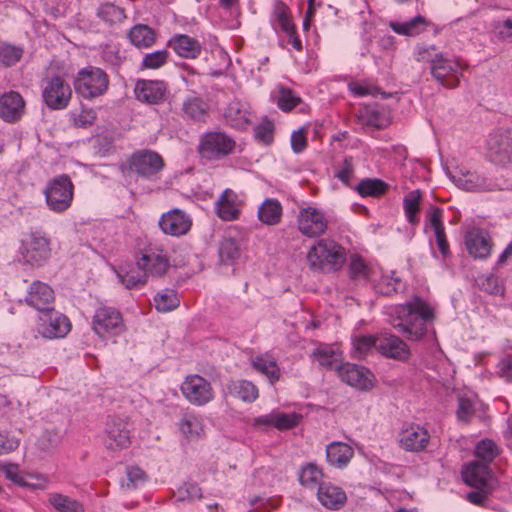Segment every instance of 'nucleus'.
<instances>
[{
  "label": "nucleus",
  "mask_w": 512,
  "mask_h": 512,
  "mask_svg": "<svg viewBox=\"0 0 512 512\" xmlns=\"http://www.w3.org/2000/svg\"><path fill=\"white\" fill-rule=\"evenodd\" d=\"M129 169L139 176L152 177L164 167V160L160 154L152 150H139L134 152L128 160Z\"/></svg>",
  "instance_id": "4468645a"
},
{
  "label": "nucleus",
  "mask_w": 512,
  "mask_h": 512,
  "mask_svg": "<svg viewBox=\"0 0 512 512\" xmlns=\"http://www.w3.org/2000/svg\"><path fill=\"white\" fill-rule=\"evenodd\" d=\"M354 455L353 448L343 442H332L326 447V458L331 466L344 468Z\"/></svg>",
  "instance_id": "c756f323"
},
{
  "label": "nucleus",
  "mask_w": 512,
  "mask_h": 512,
  "mask_svg": "<svg viewBox=\"0 0 512 512\" xmlns=\"http://www.w3.org/2000/svg\"><path fill=\"white\" fill-rule=\"evenodd\" d=\"M252 366L259 373L265 375L270 383H275L280 378V369L275 358L268 354H261L251 359Z\"/></svg>",
  "instance_id": "473e14b6"
},
{
  "label": "nucleus",
  "mask_w": 512,
  "mask_h": 512,
  "mask_svg": "<svg viewBox=\"0 0 512 512\" xmlns=\"http://www.w3.org/2000/svg\"><path fill=\"white\" fill-rule=\"evenodd\" d=\"M48 208L55 213H62L69 209L74 197V184L66 174L51 179L44 191Z\"/></svg>",
  "instance_id": "39448f33"
},
{
  "label": "nucleus",
  "mask_w": 512,
  "mask_h": 512,
  "mask_svg": "<svg viewBox=\"0 0 512 512\" xmlns=\"http://www.w3.org/2000/svg\"><path fill=\"white\" fill-rule=\"evenodd\" d=\"M375 291L381 295L389 296L398 293L401 287V279L395 276V272L381 273L379 279H371Z\"/></svg>",
  "instance_id": "58836bf2"
},
{
  "label": "nucleus",
  "mask_w": 512,
  "mask_h": 512,
  "mask_svg": "<svg viewBox=\"0 0 512 512\" xmlns=\"http://www.w3.org/2000/svg\"><path fill=\"white\" fill-rule=\"evenodd\" d=\"M430 434L419 424H410L403 428L398 436V443L407 452H421L426 449Z\"/></svg>",
  "instance_id": "6ab92c4d"
},
{
  "label": "nucleus",
  "mask_w": 512,
  "mask_h": 512,
  "mask_svg": "<svg viewBox=\"0 0 512 512\" xmlns=\"http://www.w3.org/2000/svg\"><path fill=\"white\" fill-rule=\"evenodd\" d=\"M282 216V206L276 199H266L258 210L259 220L266 225H276Z\"/></svg>",
  "instance_id": "4c0bfd02"
},
{
  "label": "nucleus",
  "mask_w": 512,
  "mask_h": 512,
  "mask_svg": "<svg viewBox=\"0 0 512 512\" xmlns=\"http://www.w3.org/2000/svg\"><path fill=\"white\" fill-rule=\"evenodd\" d=\"M378 336H359L353 341L354 351L357 357L361 358L370 353L373 349L378 351Z\"/></svg>",
  "instance_id": "864d4df0"
},
{
  "label": "nucleus",
  "mask_w": 512,
  "mask_h": 512,
  "mask_svg": "<svg viewBox=\"0 0 512 512\" xmlns=\"http://www.w3.org/2000/svg\"><path fill=\"white\" fill-rule=\"evenodd\" d=\"M126 474L127 482L123 483L122 486L127 489H136L146 481V474L139 467H128Z\"/></svg>",
  "instance_id": "bf43d9fd"
},
{
  "label": "nucleus",
  "mask_w": 512,
  "mask_h": 512,
  "mask_svg": "<svg viewBox=\"0 0 512 512\" xmlns=\"http://www.w3.org/2000/svg\"><path fill=\"white\" fill-rule=\"evenodd\" d=\"M273 23H277L284 33H291L296 28L289 7L281 0H276L272 12Z\"/></svg>",
  "instance_id": "ea45409f"
},
{
  "label": "nucleus",
  "mask_w": 512,
  "mask_h": 512,
  "mask_svg": "<svg viewBox=\"0 0 512 512\" xmlns=\"http://www.w3.org/2000/svg\"><path fill=\"white\" fill-rule=\"evenodd\" d=\"M235 145V141L223 132H208L202 137L198 151L202 157L216 160L231 154Z\"/></svg>",
  "instance_id": "1a4fd4ad"
},
{
  "label": "nucleus",
  "mask_w": 512,
  "mask_h": 512,
  "mask_svg": "<svg viewBox=\"0 0 512 512\" xmlns=\"http://www.w3.org/2000/svg\"><path fill=\"white\" fill-rule=\"evenodd\" d=\"M434 318L433 310L419 298L392 308L390 324L408 340L418 341L427 332V324Z\"/></svg>",
  "instance_id": "f257e3e1"
},
{
  "label": "nucleus",
  "mask_w": 512,
  "mask_h": 512,
  "mask_svg": "<svg viewBox=\"0 0 512 512\" xmlns=\"http://www.w3.org/2000/svg\"><path fill=\"white\" fill-rule=\"evenodd\" d=\"M227 391L231 396L245 402H253L258 398V389L247 380L231 381L227 385Z\"/></svg>",
  "instance_id": "c9c22d12"
},
{
  "label": "nucleus",
  "mask_w": 512,
  "mask_h": 512,
  "mask_svg": "<svg viewBox=\"0 0 512 512\" xmlns=\"http://www.w3.org/2000/svg\"><path fill=\"white\" fill-rule=\"evenodd\" d=\"M178 497L180 500H196L202 497V491L197 484L187 482L178 488Z\"/></svg>",
  "instance_id": "e2e57ef3"
},
{
  "label": "nucleus",
  "mask_w": 512,
  "mask_h": 512,
  "mask_svg": "<svg viewBox=\"0 0 512 512\" xmlns=\"http://www.w3.org/2000/svg\"><path fill=\"white\" fill-rule=\"evenodd\" d=\"M168 46L175 51V53L186 59H196L202 52L201 43L186 34H176L169 41Z\"/></svg>",
  "instance_id": "393cba45"
},
{
  "label": "nucleus",
  "mask_w": 512,
  "mask_h": 512,
  "mask_svg": "<svg viewBox=\"0 0 512 512\" xmlns=\"http://www.w3.org/2000/svg\"><path fill=\"white\" fill-rule=\"evenodd\" d=\"M455 184L467 191L490 190V184L486 179L478 175L476 172L466 171L459 176H454Z\"/></svg>",
  "instance_id": "e433bc0d"
},
{
  "label": "nucleus",
  "mask_w": 512,
  "mask_h": 512,
  "mask_svg": "<svg viewBox=\"0 0 512 512\" xmlns=\"http://www.w3.org/2000/svg\"><path fill=\"white\" fill-rule=\"evenodd\" d=\"M499 455V447L489 439L481 440L475 447V456L485 464L491 463Z\"/></svg>",
  "instance_id": "de8ad7c7"
},
{
  "label": "nucleus",
  "mask_w": 512,
  "mask_h": 512,
  "mask_svg": "<svg viewBox=\"0 0 512 512\" xmlns=\"http://www.w3.org/2000/svg\"><path fill=\"white\" fill-rule=\"evenodd\" d=\"M24 301L28 306L42 314L54 308L55 293L48 284L34 281L31 283Z\"/></svg>",
  "instance_id": "f3484780"
},
{
  "label": "nucleus",
  "mask_w": 512,
  "mask_h": 512,
  "mask_svg": "<svg viewBox=\"0 0 512 512\" xmlns=\"http://www.w3.org/2000/svg\"><path fill=\"white\" fill-rule=\"evenodd\" d=\"M240 256L238 242L232 238H223L219 244V257L223 263L234 261Z\"/></svg>",
  "instance_id": "603ef678"
},
{
  "label": "nucleus",
  "mask_w": 512,
  "mask_h": 512,
  "mask_svg": "<svg viewBox=\"0 0 512 512\" xmlns=\"http://www.w3.org/2000/svg\"><path fill=\"white\" fill-rule=\"evenodd\" d=\"M226 122L233 128L244 129L250 122L251 112L247 103L231 101L224 112Z\"/></svg>",
  "instance_id": "bb28decb"
},
{
  "label": "nucleus",
  "mask_w": 512,
  "mask_h": 512,
  "mask_svg": "<svg viewBox=\"0 0 512 512\" xmlns=\"http://www.w3.org/2000/svg\"><path fill=\"white\" fill-rule=\"evenodd\" d=\"M108 85V75L102 69L92 66L80 70L74 81L76 92L86 99L103 95Z\"/></svg>",
  "instance_id": "423d86ee"
},
{
  "label": "nucleus",
  "mask_w": 512,
  "mask_h": 512,
  "mask_svg": "<svg viewBox=\"0 0 512 512\" xmlns=\"http://www.w3.org/2000/svg\"><path fill=\"white\" fill-rule=\"evenodd\" d=\"M97 16L106 23L113 25L126 19L125 10L113 3H103L97 10Z\"/></svg>",
  "instance_id": "c03bdc74"
},
{
  "label": "nucleus",
  "mask_w": 512,
  "mask_h": 512,
  "mask_svg": "<svg viewBox=\"0 0 512 512\" xmlns=\"http://www.w3.org/2000/svg\"><path fill=\"white\" fill-rule=\"evenodd\" d=\"M48 502L58 512H84L83 505L79 501L61 493H51Z\"/></svg>",
  "instance_id": "a19ab883"
},
{
  "label": "nucleus",
  "mask_w": 512,
  "mask_h": 512,
  "mask_svg": "<svg viewBox=\"0 0 512 512\" xmlns=\"http://www.w3.org/2000/svg\"><path fill=\"white\" fill-rule=\"evenodd\" d=\"M297 222L299 231L310 238L324 234L328 226L325 214L314 207L301 209Z\"/></svg>",
  "instance_id": "2eb2a0df"
},
{
  "label": "nucleus",
  "mask_w": 512,
  "mask_h": 512,
  "mask_svg": "<svg viewBox=\"0 0 512 512\" xmlns=\"http://www.w3.org/2000/svg\"><path fill=\"white\" fill-rule=\"evenodd\" d=\"M375 273L370 270L367 264L359 255H352L349 264V275L354 281H371V276Z\"/></svg>",
  "instance_id": "37998d69"
},
{
  "label": "nucleus",
  "mask_w": 512,
  "mask_h": 512,
  "mask_svg": "<svg viewBox=\"0 0 512 512\" xmlns=\"http://www.w3.org/2000/svg\"><path fill=\"white\" fill-rule=\"evenodd\" d=\"M306 260L314 272H334L344 265L346 252L337 242L320 239L309 249Z\"/></svg>",
  "instance_id": "7ed1b4c3"
},
{
  "label": "nucleus",
  "mask_w": 512,
  "mask_h": 512,
  "mask_svg": "<svg viewBox=\"0 0 512 512\" xmlns=\"http://www.w3.org/2000/svg\"><path fill=\"white\" fill-rule=\"evenodd\" d=\"M58 441L59 435L57 432L46 430L38 439L37 445L41 450L46 451L56 446Z\"/></svg>",
  "instance_id": "69168bd1"
},
{
  "label": "nucleus",
  "mask_w": 512,
  "mask_h": 512,
  "mask_svg": "<svg viewBox=\"0 0 512 512\" xmlns=\"http://www.w3.org/2000/svg\"><path fill=\"white\" fill-rule=\"evenodd\" d=\"M301 102V98L289 88L281 87L278 91L277 105L283 111H290Z\"/></svg>",
  "instance_id": "6e6d98bb"
},
{
  "label": "nucleus",
  "mask_w": 512,
  "mask_h": 512,
  "mask_svg": "<svg viewBox=\"0 0 512 512\" xmlns=\"http://www.w3.org/2000/svg\"><path fill=\"white\" fill-rule=\"evenodd\" d=\"M216 206L218 217L224 221H233L240 214L238 195L231 189H226L221 194Z\"/></svg>",
  "instance_id": "c85d7f7f"
},
{
  "label": "nucleus",
  "mask_w": 512,
  "mask_h": 512,
  "mask_svg": "<svg viewBox=\"0 0 512 512\" xmlns=\"http://www.w3.org/2000/svg\"><path fill=\"white\" fill-rule=\"evenodd\" d=\"M465 245L469 255L475 259H486L491 254L493 242L486 230L473 227L465 235Z\"/></svg>",
  "instance_id": "412c9836"
},
{
  "label": "nucleus",
  "mask_w": 512,
  "mask_h": 512,
  "mask_svg": "<svg viewBox=\"0 0 512 512\" xmlns=\"http://www.w3.org/2000/svg\"><path fill=\"white\" fill-rule=\"evenodd\" d=\"M179 430L186 438H195L203 430L202 421L194 414H185L179 422Z\"/></svg>",
  "instance_id": "a18cd8bd"
},
{
  "label": "nucleus",
  "mask_w": 512,
  "mask_h": 512,
  "mask_svg": "<svg viewBox=\"0 0 512 512\" xmlns=\"http://www.w3.org/2000/svg\"><path fill=\"white\" fill-rule=\"evenodd\" d=\"M70 330L71 323L68 317L59 313L54 308L49 312L39 315L37 331L43 338H63Z\"/></svg>",
  "instance_id": "ddd939ff"
},
{
  "label": "nucleus",
  "mask_w": 512,
  "mask_h": 512,
  "mask_svg": "<svg viewBox=\"0 0 512 512\" xmlns=\"http://www.w3.org/2000/svg\"><path fill=\"white\" fill-rule=\"evenodd\" d=\"M417 60L429 62L433 79L448 89L459 86L467 69V64L462 59L438 52L434 45L419 47Z\"/></svg>",
  "instance_id": "f03ea898"
},
{
  "label": "nucleus",
  "mask_w": 512,
  "mask_h": 512,
  "mask_svg": "<svg viewBox=\"0 0 512 512\" xmlns=\"http://www.w3.org/2000/svg\"><path fill=\"white\" fill-rule=\"evenodd\" d=\"M338 375L343 382L358 390L368 391L374 386L375 377L364 366L351 363L342 364L338 370Z\"/></svg>",
  "instance_id": "a211bd4d"
},
{
  "label": "nucleus",
  "mask_w": 512,
  "mask_h": 512,
  "mask_svg": "<svg viewBox=\"0 0 512 512\" xmlns=\"http://www.w3.org/2000/svg\"><path fill=\"white\" fill-rule=\"evenodd\" d=\"M378 352L389 359L407 362L411 351L405 341L394 334L384 333L378 335Z\"/></svg>",
  "instance_id": "aec40b11"
},
{
  "label": "nucleus",
  "mask_w": 512,
  "mask_h": 512,
  "mask_svg": "<svg viewBox=\"0 0 512 512\" xmlns=\"http://www.w3.org/2000/svg\"><path fill=\"white\" fill-rule=\"evenodd\" d=\"M23 55V49L8 43L0 44V62L5 66L16 64Z\"/></svg>",
  "instance_id": "5fc2aeb1"
},
{
  "label": "nucleus",
  "mask_w": 512,
  "mask_h": 512,
  "mask_svg": "<svg viewBox=\"0 0 512 512\" xmlns=\"http://www.w3.org/2000/svg\"><path fill=\"white\" fill-rule=\"evenodd\" d=\"M20 259L32 267L43 266L51 256V241L40 231H33L21 242Z\"/></svg>",
  "instance_id": "20e7f679"
},
{
  "label": "nucleus",
  "mask_w": 512,
  "mask_h": 512,
  "mask_svg": "<svg viewBox=\"0 0 512 512\" xmlns=\"http://www.w3.org/2000/svg\"><path fill=\"white\" fill-rule=\"evenodd\" d=\"M491 471L487 464L478 461H472L462 470L463 481L474 488L487 486Z\"/></svg>",
  "instance_id": "cd10ccee"
},
{
  "label": "nucleus",
  "mask_w": 512,
  "mask_h": 512,
  "mask_svg": "<svg viewBox=\"0 0 512 512\" xmlns=\"http://www.w3.org/2000/svg\"><path fill=\"white\" fill-rule=\"evenodd\" d=\"M322 477V470L317 465L308 463L301 469L299 481L303 486L313 488L322 483Z\"/></svg>",
  "instance_id": "49530a36"
},
{
  "label": "nucleus",
  "mask_w": 512,
  "mask_h": 512,
  "mask_svg": "<svg viewBox=\"0 0 512 512\" xmlns=\"http://www.w3.org/2000/svg\"><path fill=\"white\" fill-rule=\"evenodd\" d=\"M209 106L199 96H188L182 103L183 117L193 121H205Z\"/></svg>",
  "instance_id": "2f4dec72"
},
{
  "label": "nucleus",
  "mask_w": 512,
  "mask_h": 512,
  "mask_svg": "<svg viewBox=\"0 0 512 512\" xmlns=\"http://www.w3.org/2000/svg\"><path fill=\"white\" fill-rule=\"evenodd\" d=\"M3 471L5 476L11 480L12 482L18 484L19 486L29 487L31 489H36L39 486L36 484H30L24 480V478L19 473V466L17 464L9 463L4 465Z\"/></svg>",
  "instance_id": "052dcab7"
},
{
  "label": "nucleus",
  "mask_w": 512,
  "mask_h": 512,
  "mask_svg": "<svg viewBox=\"0 0 512 512\" xmlns=\"http://www.w3.org/2000/svg\"><path fill=\"white\" fill-rule=\"evenodd\" d=\"M167 50H157L144 56L141 62V69H158L168 61Z\"/></svg>",
  "instance_id": "4d7b16f0"
},
{
  "label": "nucleus",
  "mask_w": 512,
  "mask_h": 512,
  "mask_svg": "<svg viewBox=\"0 0 512 512\" xmlns=\"http://www.w3.org/2000/svg\"><path fill=\"white\" fill-rule=\"evenodd\" d=\"M313 358L321 366L330 370L335 369L338 371L341 367V353L339 349L334 346L327 344L318 345V347L313 351Z\"/></svg>",
  "instance_id": "7c9ffc66"
},
{
  "label": "nucleus",
  "mask_w": 512,
  "mask_h": 512,
  "mask_svg": "<svg viewBox=\"0 0 512 512\" xmlns=\"http://www.w3.org/2000/svg\"><path fill=\"white\" fill-rule=\"evenodd\" d=\"M181 392L184 398L195 406H203L214 398V390L211 383L198 374L188 375L181 384Z\"/></svg>",
  "instance_id": "9d476101"
},
{
  "label": "nucleus",
  "mask_w": 512,
  "mask_h": 512,
  "mask_svg": "<svg viewBox=\"0 0 512 512\" xmlns=\"http://www.w3.org/2000/svg\"><path fill=\"white\" fill-rule=\"evenodd\" d=\"M421 192L419 190H413L407 193L403 199V207L408 222L411 225H417L420 221L418 216L420 210Z\"/></svg>",
  "instance_id": "79ce46f5"
},
{
  "label": "nucleus",
  "mask_w": 512,
  "mask_h": 512,
  "mask_svg": "<svg viewBox=\"0 0 512 512\" xmlns=\"http://www.w3.org/2000/svg\"><path fill=\"white\" fill-rule=\"evenodd\" d=\"M169 265V259L164 251L153 246L145 248L137 260L138 269L144 271L147 276H162L167 272Z\"/></svg>",
  "instance_id": "dca6fc26"
},
{
  "label": "nucleus",
  "mask_w": 512,
  "mask_h": 512,
  "mask_svg": "<svg viewBox=\"0 0 512 512\" xmlns=\"http://www.w3.org/2000/svg\"><path fill=\"white\" fill-rule=\"evenodd\" d=\"M120 281L125 285L127 289L140 288L144 286L147 282V275L144 271L136 268H133L124 274H118Z\"/></svg>",
  "instance_id": "8fccbe9b"
},
{
  "label": "nucleus",
  "mask_w": 512,
  "mask_h": 512,
  "mask_svg": "<svg viewBox=\"0 0 512 512\" xmlns=\"http://www.w3.org/2000/svg\"><path fill=\"white\" fill-rule=\"evenodd\" d=\"M105 446L110 451L126 449L131 444V424L120 417H111L106 423Z\"/></svg>",
  "instance_id": "9b49d317"
},
{
  "label": "nucleus",
  "mask_w": 512,
  "mask_h": 512,
  "mask_svg": "<svg viewBox=\"0 0 512 512\" xmlns=\"http://www.w3.org/2000/svg\"><path fill=\"white\" fill-rule=\"evenodd\" d=\"M25 101L16 91H10L0 97V117L6 122H15L24 114Z\"/></svg>",
  "instance_id": "5701e85b"
},
{
  "label": "nucleus",
  "mask_w": 512,
  "mask_h": 512,
  "mask_svg": "<svg viewBox=\"0 0 512 512\" xmlns=\"http://www.w3.org/2000/svg\"><path fill=\"white\" fill-rule=\"evenodd\" d=\"M489 490L487 486L476 488V490L467 493L466 499L477 506H484L488 500Z\"/></svg>",
  "instance_id": "338daca9"
},
{
  "label": "nucleus",
  "mask_w": 512,
  "mask_h": 512,
  "mask_svg": "<svg viewBox=\"0 0 512 512\" xmlns=\"http://www.w3.org/2000/svg\"><path fill=\"white\" fill-rule=\"evenodd\" d=\"M273 131V123L269 120H265L255 128V136L264 144H270L273 140Z\"/></svg>",
  "instance_id": "0e129e2a"
},
{
  "label": "nucleus",
  "mask_w": 512,
  "mask_h": 512,
  "mask_svg": "<svg viewBox=\"0 0 512 512\" xmlns=\"http://www.w3.org/2000/svg\"><path fill=\"white\" fill-rule=\"evenodd\" d=\"M388 186L380 179H363L357 186V191L361 196H380L384 194Z\"/></svg>",
  "instance_id": "09e8293b"
},
{
  "label": "nucleus",
  "mask_w": 512,
  "mask_h": 512,
  "mask_svg": "<svg viewBox=\"0 0 512 512\" xmlns=\"http://www.w3.org/2000/svg\"><path fill=\"white\" fill-rule=\"evenodd\" d=\"M134 91L138 100L156 104L163 100L166 86L162 81L139 80Z\"/></svg>",
  "instance_id": "a878e982"
},
{
  "label": "nucleus",
  "mask_w": 512,
  "mask_h": 512,
  "mask_svg": "<svg viewBox=\"0 0 512 512\" xmlns=\"http://www.w3.org/2000/svg\"><path fill=\"white\" fill-rule=\"evenodd\" d=\"M302 416L297 413L274 412V427L279 430H287L297 426Z\"/></svg>",
  "instance_id": "13d9d810"
},
{
  "label": "nucleus",
  "mask_w": 512,
  "mask_h": 512,
  "mask_svg": "<svg viewBox=\"0 0 512 512\" xmlns=\"http://www.w3.org/2000/svg\"><path fill=\"white\" fill-rule=\"evenodd\" d=\"M429 25L430 22L420 15L403 23L394 21L389 23V26L395 33L410 37L419 35L420 33L424 32Z\"/></svg>",
  "instance_id": "72a5a7b5"
},
{
  "label": "nucleus",
  "mask_w": 512,
  "mask_h": 512,
  "mask_svg": "<svg viewBox=\"0 0 512 512\" xmlns=\"http://www.w3.org/2000/svg\"><path fill=\"white\" fill-rule=\"evenodd\" d=\"M475 409L472 401L466 397L458 398L457 418L468 423L474 415Z\"/></svg>",
  "instance_id": "680f3d73"
},
{
  "label": "nucleus",
  "mask_w": 512,
  "mask_h": 512,
  "mask_svg": "<svg viewBox=\"0 0 512 512\" xmlns=\"http://www.w3.org/2000/svg\"><path fill=\"white\" fill-rule=\"evenodd\" d=\"M125 325L119 310L110 306H99L92 318V329L100 338L119 335Z\"/></svg>",
  "instance_id": "6e6552de"
},
{
  "label": "nucleus",
  "mask_w": 512,
  "mask_h": 512,
  "mask_svg": "<svg viewBox=\"0 0 512 512\" xmlns=\"http://www.w3.org/2000/svg\"><path fill=\"white\" fill-rule=\"evenodd\" d=\"M354 168L351 157H346L343 160L341 167L335 173V176L345 184H349V181L353 175Z\"/></svg>",
  "instance_id": "774afa93"
},
{
  "label": "nucleus",
  "mask_w": 512,
  "mask_h": 512,
  "mask_svg": "<svg viewBox=\"0 0 512 512\" xmlns=\"http://www.w3.org/2000/svg\"><path fill=\"white\" fill-rule=\"evenodd\" d=\"M128 38L137 48H149L156 40L154 30L145 24L133 26L128 33Z\"/></svg>",
  "instance_id": "f704fd0d"
},
{
  "label": "nucleus",
  "mask_w": 512,
  "mask_h": 512,
  "mask_svg": "<svg viewBox=\"0 0 512 512\" xmlns=\"http://www.w3.org/2000/svg\"><path fill=\"white\" fill-rule=\"evenodd\" d=\"M72 98V89L66 80L59 76H47L42 81V99L51 110H63Z\"/></svg>",
  "instance_id": "0eeeda50"
},
{
  "label": "nucleus",
  "mask_w": 512,
  "mask_h": 512,
  "mask_svg": "<svg viewBox=\"0 0 512 512\" xmlns=\"http://www.w3.org/2000/svg\"><path fill=\"white\" fill-rule=\"evenodd\" d=\"M317 498L324 507L330 510H339L347 501L345 491L330 482H322L319 485Z\"/></svg>",
  "instance_id": "b1692460"
},
{
  "label": "nucleus",
  "mask_w": 512,
  "mask_h": 512,
  "mask_svg": "<svg viewBox=\"0 0 512 512\" xmlns=\"http://www.w3.org/2000/svg\"><path fill=\"white\" fill-rule=\"evenodd\" d=\"M191 226V218L180 209L164 213L159 220V227L163 233L176 237L187 234Z\"/></svg>",
  "instance_id": "4be33fe9"
},
{
  "label": "nucleus",
  "mask_w": 512,
  "mask_h": 512,
  "mask_svg": "<svg viewBox=\"0 0 512 512\" xmlns=\"http://www.w3.org/2000/svg\"><path fill=\"white\" fill-rule=\"evenodd\" d=\"M488 155L492 162L505 165L512 162V129H499L487 140Z\"/></svg>",
  "instance_id": "f8f14e48"
},
{
  "label": "nucleus",
  "mask_w": 512,
  "mask_h": 512,
  "mask_svg": "<svg viewBox=\"0 0 512 512\" xmlns=\"http://www.w3.org/2000/svg\"><path fill=\"white\" fill-rule=\"evenodd\" d=\"M154 302L156 309L160 312H169L179 305L177 294L173 290H164L158 293Z\"/></svg>",
  "instance_id": "3c124183"
}]
</instances>
